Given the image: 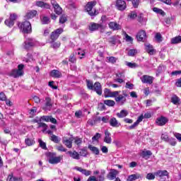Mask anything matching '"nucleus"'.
<instances>
[{
	"mask_svg": "<svg viewBox=\"0 0 181 181\" xmlns=\"http://www.w3.org/2000/svg\"><path fill=\"white\" fill-rule=\"evenodd\" d=\"M46 156L49 163H51V165H57V163H60L63 160V156H56L54 153H47Z\"/></svg>",
	"mask_w": 181,
	"mask_h": 181,
	"instance_id": "1",
	"label": "nucleus"
},
{
	"mask_svg": "<svg viewBox=\"0 0 181 181\" xmlns=\"http://www.w3.org/2000/svg\"><path fill=\"white\" fill-rule=\"evenodd\" d=\"M95 5H97V1H89L86 4V9L90 16H96V15H98V11L94 8Z\"/></svg>",
	"mask_w": 181,
	"mask_h": 181,
	"instance_id": "2",
	"label": "nucleus"
},
{
	"mask_svg": "<svg viewBox=\"0 0 181 181\" xmlns=\"http://www.w3.org/2000/svg\"><path fill=\"white\" fill-rule=\"evenodd\" d=\"M18 28L23 33H32V24L29 21H24L18 23Z\"/></svg>",
	"mask_w": 181,
	"mask_h": 181,
	"instance_id": "3",
	"label": "nucleus"
},
{
	"mask_svg": "<svg viewBox=\"0 0 181 181\" xmlns=\"http://www.w3.org/2000/svg\"><path fill=\"white\" fill-rule=\"evenodd\" d=\"M25 66L23 64H19L18 66V69H12L10 73H8V76L11 77H13V78H18V77H21L23 74V68Z\"/></svg>",
	"mask_w": 181,
	"mask_h": 181,
	"instance_id": "4",
	"label": "nucleus"
},
{
	"mask_svg": "<svg viewBox=\"0 0 181 181\" xmlns=\"http://www.w3.org/2000/svg\"><path fill=\"white\" fill-rule=\"evenodd\" d=\"M127 97H128V94L123 93L122 95L118 94L116 97H114L117 104L119 105H124L127 103Z\"/></svg>",
	"mask_w": 181,
	"mask_h": 181,
	"instance_id": "5",
	"label": "nucleus"
},
{
	"mask_svg": "<svg viewBox=\"0 0 181 181\" xmlns=\"http://www.w3.org/2000/svg\"><path fill=\"white\" fill-rule=\"evenodd\" d=\"M36 45V40L33 38H27L23 44V47L25 50H29L30 47H33Z\"/></svg>",
	"mask_w": 181,
	"mask_h": 181,
	"instance_id": "6",
	"label": "nucleus"
},
{
	"mask_svg": "<svg viewBox=\"0 0 181 181\" xmlns=\"http://www.w3.org/2000/svg\"><path fill=\"white\" fill-rule=\"evenodd\" d=\"M121 93L120 90H116V91H111V90L108 89V88H105L104 89V95L105 98H114V97H117V95H118V94H119Z\"/></svg>",
	"mask_w": 181,
	"mask_h": 181,
	"instance_id": "7",
	"label": "nucleus"
},
{
	"mask_svg": "<svg viewBox=\"0 0 181 181\" xmlns=\"http://www.w3.org/2000/svg\"><path fill=\"white\" fill-rule=\"evenodd\" d=\"M64 30L63 28H58L55 30L54 32L51 33L50 39L52 40V42H54V40H57L60 35L63 33Z\"/></svg>",
	"mask_w": 181,
	"mask_h": 181,
	"instance_id": "8",
	"label": "nucleus"
},
{
	"mask_svg": "<svg viewBox=\"0 0 181 181\" xmlns=\"http://www.w3.org/2000/svg\"><path fill=\"white\" fill-rule=\"evenodd\" d=\"M51 4L54 8L55 13H57V15H61L63 12V9L60 7V5L57 4V1H56V0H51Z\"/></svg>",
	"mask_w": 181,
	"mask_h": 181,
	"instance_id": "9",
	"label": "nucleus"
},
{
	"mask_svg": "<svg viewBox=\"0 0 181 181\" xmlns=\"http://www.w3.org/2000/svg\"><path fill=\"white\" fill-rule=\"evenodd\" d=\"M52 107H53V102H52V99L49 97L45 98V104L42 107V109L45 111H50L52 110Z\"/></svg>",
	"mask_w": 181,
	"mask_h": 181,
	"instance_id": "10",
	"label": "nucleus"
},
{
	"mask_svg": "<svg viewBox=\"0 0 181 181\" xmlns=\"http://www.w3.org/2000/svg\"><path fill=\"white\" fill-rule=\"evenodd\" d=\"M115 6L118 11H125L127 9V3L124 0H117Z\"/></svg>",
	"mask_w": 181,
	"mask_h": 181,
	"instance_id": "11",
	"label": "nucleus"
},
{
	"mask_svg": "<svg viewBox=\"0 0 181 181\" xmlns=\"http://www.w3.org/2000/svg\"><path fill=\"white\" fill-rule=\"evenodd\" d=\"M99 29H103V25L101 24L90 23L88 25V30H90V32H91V33H93V32H95Z\"/></svg>",
	"mask_w": 181,
	"mask_h": 181,
	"instance_id": "12",
	"label": "nucleus"
},
{
	"mask_svg": "<svg viewBox=\"0 0 181 181\" xmlns=\"http://www.w3.org/2000/svg\"><path fill=\"white\" fill-rule=\"evenodd\" d=\"M141 80L144 84H152V83H153V77L148 75L141 76Z\"/></svg>",
	"mask_w": 181,
	"mask_h": 181,
	"instance_id": "13",
	"label": "nucleus"
},
{
	"mask_svg": "<svg viewBox=\"0 0 181 181\" xmlns=\"http://www.w3.org/2000/svg\"><path fill=\"white\" fill-rule=\"evenodd\" d=\"M139 42H145L146 40V33L145 30H140L136 35Z\"/></svg>",
	"mask_w": 181,
	"mask_h": 181,
	"instance_id": "14",
	"label": "nucleus"
},
{
	"mask_svg": "<svg viewBox=\"0 0 181 181\" xmlns=\"http://www.w3.org/2000/svg\"><path fill=\"white\" fill-rule=\"evenodd\" d=\"M109 124L113 128H119V127H121V123L118 122L115 117H112L110 119Z\"/></svg>",
	"mask_w": 181,
	"mask_h": 181,
	"instance_id": "15",
	"label": "nucleus"
},
{
	"mask_svg": "<svg viewBox=\"0 0 181 181\" xmlns=\"http://www.w3.org/2000/svg\"><path fill=\"white\" fill-rule=\"evenodd\" d=\"M93 90L95 91V93H97L98 95H101V94H103V88L100 82H96L94 83Z\"/></svg>",
	"mask_w": 181,
	"mask_h": 181,
	"instance_id": "16",
	"label": "nucleus"
},
{
	"mask_svg": "<svg viewBox=\"0 0 181 181\" xmlns=\"http://www.w3.org/2000/svg\"><path fill=\"white\" fill-rule=\"evenodd\" d=\"M103 141L105 144H110L112 142V139L111 138V133L108 130L105 131V137Z\"/></svg>",
	"mask_w": 181,
	"mask_h": 181,
	"instance_id": "17",
	"label": "nucleus"
},
{
	"mask_svg": "<svg viewBox=\"0 0 181 181\" xmlns=\"http://www.w3.org/2000/svg\"><path fill=\"white\" fill-rule=\"evenodd\" d=\"M118 173V170L115 169L110 170V172L107 175V179H109V180H114V179L117 178Z\"/></svg>",
	"mask_w": 181,
	"mask_h": 181,
	"instance_id": "18",
	"label": "nucleus"
},
{
	"mask_svg": "<svg viewBox=\"0 0 181 181\" xmlns=\"http://www.w3.org/2000/svg\"><path fill=\"white\" fill-rule=\"evenodd\" d=\"M75 170H78V172H80L81 173H82V175H84L85 176H90V175H91V171L83 169L81 167H74Z\"/></svg>",
	"mask_w": 181,
	"mask_h": 181,
	"instance_id": "19",
	"label": "nucleus"
},
{
	"mask_svg": "<svg viewBox=\"0 0 181 181\" xmlns=\"http://www.w3.org/2000/svg\"><path fill=\"white\" fill-rule=\"evenodd\" d=\"M168 121V118L165 117H160L156 119V123L160 127H163V125H165Z\"/></svg>",
	"mask_w": 181,
	"mask_h": 181,
	"instance_id": "20",
	"label": "nucleus"
},
{
	"mask_svg": "<svg viewBox=\"0 0 181 181\" xmlns=\"http://www.w3.org/2000/svg\"><path fill=\"white\" fill-rule=\"evenodd\" d=\"M62 143L64 145H66V148H71L73 147V139L71 138H64L62 139Z\"/></svg>",
	"mask_w": 181,
	"mask_h": 181,
	"instance_id": "21",
	"label": "nucleus"
},
{
	"mask_svg": "<svg viewBox=\"0 0 181 181\" xmlns=\"http://www.w3.org/2000/svg\"><path fill=\"white\" fill-rule=\"evenodd\" d=\"M143 176L142 175L139 173L132 174L128 176L127 181H134L137 179H142Z\"/></svg>",
	"mask_w": 181,
	"mask_h": 181,
	"instance_id": "22",
	"label": "nucleus"
},
{
	"mask_svg": "<svg viewBox=\"0 0 181 181\" xmlns=\"http://www.w3.org/2000/svg\"><path fill=\"white\" fill-rule=\"evenodd\" d=\"M51 77H53L54 78H62V72L59 70L54 69L51 71L50 72Z\"/></svg>",
	"mask_w": 181,
	"mask_h": 181,
	"instance_id": "23",
	"label": "nucleus"
},
{
	"mask_svg": "<svg viewBox=\"0 0 181 181\" xmlns=\"http://www.w3.org/2000/svg\"><path fill=\"white\" fill-rule=\"evenodd\" d=\"M109 28L112 29V30H119V29H121V25L117 22H110Z\"/></svg>",
	"mask_w": 181,
	"mask_h": 181,
	"instance_id": "24",
	"label": "nucleus"
},
{
	"mask_svg": "<svg viewBox=\"0 0 181 181\" xmlns=\"http://www.w3.org/2000/svg\"><path fill=\"white\" fill-rule=\"evenodd\" d=\"M37 6H40V8H44L45 9H50L51 6L47 3H45L42 1H39L36 2Z\"/></svg>",
	"mask_w": 181,
	"mask_h": 181,
	"instance_id": "25",
	"label": "nucleus"
},
{
	"mask_svg": "<svg viewBox=\"0 0 181 181\" xmlns=\"http://www.w3.org/2000/svg\"><path fill=\"white\" fill-rule=\"evenodd\" d=\"M68 154L72 159H76V160H78L80 159V154L74 151H68Z\"/></svg>",
	"mask_w": 181,
	"mask_h": 181,
	"instance_id": "26",
	"label": "nucleus"
},
{
	"mask_svg": "<svg viewBox=\"0 0 181 181\" xmlns=\"http://www.w3.org/2000/svg\"><path fill=\"white\" fill-rule=\"evenodd\" d=\"M36 15H37V11L35 10L30 11L26 13L25 18L26 19H32L33 18H35Z\"/></svg>",
	"mask_w": 181,
	"mask_h": 181,
	"instance_id": "27",
	"label": "nucleus"
},
{
	"mask_svg": "<svg viewBox=\"0 0 181 181\" xmlns=\"http://www.w3.org/2000/svg\"><path fill=\"white\" fill-rule=\"evenodd\" d=\"M146 50L147 53L150 54L151 55H153L155 53H156V51L155 49H153V46L151 45H146Z\"/></svg>",
	"mask_w": 181,
	"mask_h": 181,
	"instance_id": "28",
	"label": "nucleus"
},
{
	"mask_svg": "<svg viewBox=\"0 0 181 181\" xmlns=\"http://www.w3.org/2000/svg\"><path fill=\"white\" fill-rule=\"evenodd\" d=\"M156 176H159V177H163V176H168L169 173L167 170H158L155 173Z\"/></svg>",
	"mask_w": 181,
	"mask_h": 181,
	"instance_id": "29",
	"label": "nucleus"
},
{
	"mask_svg": "<svg viewBox=\"0 0 181 181\" xmlns=\"http://www.w3.org/2000/svg\"><path fill=\"white\" fill-rule=\"evenodd\" d=\"M88 148L93 152V153H95V155H100V150L98 148L93 146V145H89Z\"/></svg>",
	"mask_w": 181,
	"mask_h": 181,
	"instance_id": "30",
	"label": "nucleus"
},
{
	"mask_svg": "<svg viewBox=\"0 0 181 181\" xmlns=\"http://www.w3.org/2000/svg\"><path fill=\"white\" fill-rule=\"evenodd\" d=\"M171 103H173V104L175 105H177L180 104V99L176 95H174L171 98Z\"/></svg>",
	"mask_w": 181,
	"mask_h": 181,
	"instance_id": "31",
	"label": "nucleus"
},
{
	"mask_svg": "<svg viewBox=\"0 0 181 181\" xmlns=\"http://www.w3.org/2000/svg\"><path fill=\"white\" fill-rule=\"evenodd\" d=\"M172 45H177V43H181V36L178 35L171 39Z\"/></svg>",
	"mask_w": 181,
	"mask_h": 181,
	"instance_id": "32",
	"label": "nucleus"
},
{
	"mask_svg": "<svg viewBox=\"0 0 181 181\" xmlns=\"http://www.w3.org/2000/svg\"><path fill=\"white\" fill-rule=\"evenodd\" d=\"M106 60L107 63H111L112 64H115L117 63V60H118V58L115 57H106Z\"/></svg>",
	"mask_w": 181,
	"mask_h": 181,
	"instance_id": "33",
	"label": "nucleus"
},
{
	"mask_svg": "<svg viewBox=\"0 0 181 181\" xmlns=\"http://www.w3.org/2000/svg\"><path fill=\"white\" fill-rule=\"evenodd\" d=\"M7 181H22V179L13 177V174L11 173L7 177Z\"/></svg>",
	"mask_w": 181,
	"mask_h": 181,
	"instance_id": "34",
	"label": "nucleus"
},
{
	"mask_svg": "<svg viewBox=\"0 0 181 181\" xmlns=\"http://www.w3.org/2000/svg\"><path fill=\"white\" fill-rule=\"evenodd\" d=\"M50 140L52 141V142H54V144H59V142L62 141V139L54 134H52L50 136Z\"/></svg>",
	"mask_w": 181,
	"mask_h": 181,
	"instance_id": "35",
	"label": "nucleus"
},
{
	"mask_svg": "<svg viewBox=\"0 0 181 181\" xmlns=\"http://www.w3.org/2000/svg\"><path fill=\"white\" fill-rule=\"evenodd\" d=\"M40 19L42 25H47L48 23H50V18L47 16H41Z\"/></svg>",
	"mask_w": 181,
	"mask_h": 181,
	"instance_id": "36",
	"label": "nucleus"
},
{
	"mask_svg": "<svg viewBox=\"0 0 181 181\" xmlns=\"http://www.w3.org/2000/svg\"><path fill=\"white\" fill-rule=\"evenodd\" d=\"M127 115H128V111L125 110H122L120 111L119 113L117 114V116L118 117V118H124L127 117Z\"/></svg>",
	"mask_w": 181,
	"mask_h": 181,
	"instance_id": "37",
	"label": "nucleus"
},
{
	"mask_svg": "<svg viewBox=\"0 0 181 181\" xmlns=\"http://www.w3.org/2000/svg\"><path fill=\"white\" fill-rule=\"evenodd\" d=\"M4 23L6 26H8V28H12V26L15 25V21L8 18L5 21Z\"/></svg>",
	"mask_w": 181,
	"mask_h": 181,
	"instance_id": "38",
	"label": "nucleus"
},
{
	"mask_svg": "<svg viewBox=\"0 0 181 181\" xmlns=\"http://www.w3.org/2000/svg\"><path fill=\"white\" fill-rule=\"evenodd\" d=\"M126 66L127 67H129L130 69H136V67H139V66L136 63H132V62H125Z\"/></svg>",
	"mask_w": 181,
	"mask_h": 181,
	"instance_id": "39",
	"label": "nucleus"
},
{
	"mask_svg": "<svg viewBox=\"0 0 181 181\" xmlns=\"http://www.w3.org/2000/svg\"><path fill=\"white\" fill-rule=\"evenodd\" d=\"M25 145L28 146H32V145H35V140L33 139H25Z\"/></svg>",
	"mask_w": 181,
	"mask_h": 181,
	"instance_id": "40",
	"label": "nucleus"
},
{
	"mask_svg": "<svg viewBox=\"0 0 181 181\" xmlns=\"http://www.w3.org/2000/svg\"><path fill=\"white\" fill-rule=\"evenodd\" d=\"M104 104L108 107H114L115 105V101L112 100H106L104 101Z\"/></svg>",
	"mask_w": 181,
	"mask_h": 181,
	"instance_id": "41",
	"label": "nucleus"
},
{
	"mask_svg": "<svg viewBox=\"0 0 181 181\" xmlns=\"http://www.w3.org/2000/svg\"><path fill=\"white\" fill-rule=\"evenodd\" d=\"M153 12H156V13H159V15H161L162 16H165V11H163L162 9L154 7L153 8Z\"/></svg>",
	"mask_w": 181,
	"mask_h": 181,
	"instance_id": "42",
	"label": "nucleus"
},
{
	"mask_svg": "<svg viewBox=\"0 0 181 181\" xmlns=\"http://www.w3.org/2000/svg\"><path fill=\"white\" fill-rule=\"evenodd\" d=\"M105 175V170H100V175L98 176V179H99V181H104V176Z\"/></svg>",
	"mask_w": 181,
	"mask_h": 181,
	"instance_id": "43",
	"label": "nucleus"
},
{
	"mask_svg": "<svg viewBox=\"0 0 181 181\" xmlns=\"http://www.w3.org/2000/svg\"><path fill=\"white\" fill-rule=\"evenodd\" d=\"M136 54H138V51L135 49H132L128 52V56H131L132 57H134Z\"/></svg>",
	"mask_w": 181,
	"mask_h": 181,
	"instance_id": "44",
	"label": "nucleus"
},
{
	"mask_svg": "<svg viewBox=\"0 0 181 181\" xmlns=\"http://www.w3.org/2000/svg\"><path fill=\"white\" fill-rule=\"evenodd\" d=\"M152 156V152L151 151H143L141 152V156L143 158H146V156Z\"/></svg>",
	"mask_w": 181,
	"mask_h": 181,
	"instance_id": "45",
	"label": "nucleus"
},
{
	"mask_svg": "<svg viewBox=\"0 0 181 181\" xmlns=\"http://www.w3.org/2000/svg\"><path fill=\"white\" fill-rule=\"evenodd\" d=\"M87 87L89 90H94V84L90 80H86Z\"/></svg>",
	"mask_w": 181,
	"mask_h": 181,
	"instance_id": "46",
	"label": "nucleus"
},
{
	"mask_svg": "<svg viewBox=\"0 0 181 181\" xmlns=\"http://www.w3.org/2000/svg\"><path fill=\"white\" fill-rule=\"evenodd\" d=\"M38 142H39L40 146V148H42V149H47V147L46 146V143L42 141V139H39Z\"/></svg>",
	"mask_w": 181,
	"mask_h": 181,
	"instance_id": "47",
	"label": "nucleus"
},
{
	"mask_svg": "<svg viewBox=\"0 0 181 181\" xmlns=\"http://www.w3.org/2000/svg\"><path fill=\"white\" fill-rule=\"evenodd\" d=\"M57 149L59 152H67V148H64V146H63V145L57 146Z\"/></svg>",
	"mask_w": 181,
	"mask_h": 181,
	"instance_id": "48",
	"label": "nucleus"
},
{
	"mask_svg": "<svg viewBox=\"0 0 181 181\" xmlns=\"http://www.w3.org/2000/svg\"><path fill=\"white\" fill-rule=\"evenodd\" d=\"M155 176H156V175H155L153 173H148L146 178L148 179V180H153L155 179Z\"/></svg>",
	"mask_w": 181,
	"mask_h": 181,
	"instance_id": "49",
	"label": "nucleus"
},
{
	"mask_svg": "<svg viewBox=\"0 0 181 181\" xmlns=\"http://www.w3.org/2000/svg\"><path fill=\"white\" fill-rule=\"evenodd\" d=\"M52 43V47H53L54 49H59V47H60V42H54V41L51 42Z\"/></svg>",
	"mask_w": 181,
	"mask_h": 181,
	"instance_id": "50",
	"label": "nucleus"
},
{
	"mask_svg": "<svg viewBox=\"0 0 181 181\" xmlns=\"http://www.w3.org/2000/svg\"><path fill=\"white\" fill-rule=\"evenodd\" d=\"M167 142H168V144H170V145H171L172 146H175L176 145V139L173 138L168 139V141Z\"/></svg>",
	"mask_w": 181,
	"mask_h": 181,
	"instance_id": "51",
	"label": "nucleus"
},
{
	"mask_svg": "<svg viewBox=\"0 0 181 181\" xmlns=\"http://www.w3.org/2000/svg\"><path fill=\"white\" fill-rule=\"evenodd\" d=\"M127 1H132L134 8H138L141 0H127Z\"/></svg>",
	"mask_w": 181,
	"mask_h": 181,
	"instance_id": "52",
	"label": "nucleus"
},
{
	"mask_svg": "<svg viewBox=\"0 0 181 181\" xmlns=\"http://www.w3.org/2000/svg\"><path fill=\"white\" fill-rule=\"evenodd\" d=\"M78 56H81L80 59H83V58H84V56H86V52H84V50H83L81 49H79L78 50Z\"/></svg>",
	"mask_w": 181,
	"mask_h": 181,
	"instance_id": "53",
	"label": "nucleus"
},
{
	"mask_svg": "<svg viewBox=\"0 0 181 181\" xmlns=\"http://www.w3.org/2000/svg\"><path fill=\"white\" fill-rule=\"evenodd\" d=\"M67 21V16L66 15H62L59 18V23H64Z\"/></svg>",
	"mask_w": 181,
	"mask_h": 181,
	"instance_id": "54",
	"label": "nucleus"
},
{
	"mask_svg": "<svg viewBox=\"0 0 181 181\" xmlns=\"http://www.w3.org/2000/svg\"><path fill=\"white\" fill-rule=\"evenodd\" d=\"M80 156H87V150L86 148L81 149L79 151Z\"/></svg>",
	"mask_w": 181,
	"mask_h": 181,
	"instance_id": "55",
	"label": "nucleus"
},
{
	"mask_svg": "<svg viewBox=\"0 0 181 181\" xmlns=\"http://www.w3.org/2000/svg\"><path fill=\"white\" fill-rule=\"evenodd\" d=\"M155 37H156V40H157V42H162V35H160V33H157L156 34Z\"/></svg>",
	"mask_w": 181,
	"mask_h": 181,
	"instance_id": "56",
	"label": "nucleus"
},
{
	"mask_svg": "<svg viewBox=\"0 0 181 181\" xmlns=\"http://www.w3.org/2000/svg\"><path fill=\"white\" fill-rule=\"evenodd\" d=\"M136 16H138L136 15V12L135 11H132L129 14V18L130 19H135V18H136Z\"/></svg>",
	"mask_w": 181,
	"mask_h": 181,
	"instance_id": "57",
	"label": "nucleus"
},
{
	"mask_svg": "<svg viewBox=\"0 0 181 181\" xmlns=\"http://www.w3.org/2000/svg\"><path fill=\"white\" fill-rule=\"evenodd\" d=\"M101 138V134H100L99 133H96L95 135L94 136L92 137V141H98V139H100Z\"/></svg>",
	"mask_w": 181,
	"mask_h": 181,
	"instance_id": "58",
	"label": "nucleus"
},
{
	"mask_svg": "<svg viewBox=\"0 0 181 181\" xmlns=\"http://www.w3.org/2000/svg\"><path fill=\"white\" fill-rule=\"evenodd\" d=\"M77 59H76V57H74V54H71L69 59V62L71 63H76Z\"/></svg>",
	"mask_w": 181,
	"mask_h": 181,
	"instance_id": "59",
	"label": "nucleus"
},
{
	"mask_svg": "<svg viewBox=\"0 0 181 181\" xmlns=\"http://www.w3.org/2000/svg\"><path fill=\"white\" fill-rule=\"evenodd\" d=\"M83 142V139H81V138H78V137H76L74 139V143L76 144V145H81V144H82Z\"/></svg>",
	"mask_w": 181,
	"mask_h": 181,
	"instance_id": "60",
	"label": "nucleus"
},
{
	"mask_svg": "<svg viewBox=\"0 0 181 181\" xmlns=\"http://www.w3.org/2000/svg\"><path fill=\"white\" fill-rule=\"evenodd\" d=\"M102 121H103V122H104V124H107V123L110 122V116L103 117Z\"/></svg>",
	"mask_w": 181,
	"mask_h": 181,
	"instance_id": "61",
	"label": "nucleus"
},
{
	"mask_svg": "<svg viewBox=\"0 0 181 181\" xmlns=\"http://www.w3.org/2000/svg\"><path fill=\"white\" fill-rule=\"evenodd\" d=\"M41 121H45V122H49L50 121V116H42Z\"/></svg>",
	"mask_w": 181,
	"mask_h": 181,
	"instance_id": "62",
	"label": "nucleus"
},
{
	"mask_svg": "<svg viewBox=\"0 0 181 181\" xmlns=\"http://www.w3.org/2000/svg\"><path fill=\"white\" fill-rule=\"evenodd\" d=\"M139 22H146V18H144V14L139 16Z\"/></svg>",
	"mask_w": 181,
	"mask_h": 181,
	"instance_id": "63",
	"label": "nucleus"
},
{
	"mask_svg": "<svg viewBox=\"0 0 181 181\" xmlns=\"http://www.w3.org/2000/svg\"><path fill=\"white\" fill-rule=\"evenodd\" d=\"M174 136H175L180 141H181V134L173 132Z\"/></svg>",
	"mask_w": 181,
	"mask_h": 181,
	"instance_id": "64",
	"label": "nucleus"
}]
</instances>
